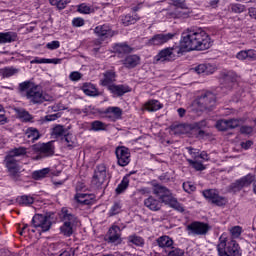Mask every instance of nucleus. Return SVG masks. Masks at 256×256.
Listing matches in <instances>:
<instances>
[{"label":"nucleus","mask_w":256,"mask_h":256,"mask_svg":"<svg viewBox=\"0 0 256 256\" xmlns=\"http://www.w3.org/2000/svg\"><path fill=\"white\" fill-rule=\"evenodd\" d=\"M26 99L30 100V103L37 105V103H43L45 101V96L43 92L39 90V86H36L33 90L26 92Z\"/></svg>","instance_id":"nucleus-16"},{"label":"nucleus","mask_w":256,"mask_h":256,"mask_svg":"<svg viewBox=\"0 0 256 256\" xmlns=\"http://www.w3.org/2000/svg\"><path fill=\"white\" fill-rule=\"evenodd\" d=\"M47 49H50V51H53L55 49H59V47H61V44L59 43V41H52L48 44H46Z\"/></svg>","instance_id":"nucleus-56"},{"label":"nucleus","mask_w":256,"mask_h":256,"mask_svg":"<svg viewBox=\"0 0 256 256\" xmlns=\"http://www.w3.org/2000/svg\"><path fill=\"white\" fill-rule=\"evenodd\" d=\"M92 131H105L107 129V124L96 120L91 123Z\"/></svg>","instance_id":"nucleus-43"},{"label":"nucleus","mask_w":256,"mask_h":256,"mask_svg":"<svg viewBox=\"0 0 256 256\" xmlns=\"http://www.w3.org/2000/svg\"><path fill=\"white\" fill-rule=\"evenodd\" d=\"M15 113L18 119H21L23 123H33V115H31L29 111L23 108H16Z\"/></svg>","instance_id":"nucleus-26"},{"label":"nucleus","mask_w":256,"mask_h":256,"mask_svg":"<svg viewBox=\"0 0 256 256\" xmlns=\"http://www.w3.org/2000/svg\"><path fill=\"white\" fill-rule=\"evenodd\" d=\"M240 133L242 135H251V133H253V127L243 125V126L240 127Z\"/></svg>","instance_id":"nucleus-54"},{"label":"nucleus","mask_w":256,"mask_h":256,"mask_svg":"<svg viewBox=\"0 0 256 256\" xmlns=\"http://www.w3.org/2000/svg\"><path fill=\"white\" fill-rule=\"evenodd\" d=\"M153 193L156 195L157 198L160 199L161 203H165V205H169L172 209H175V211H178L179 213H184L185 212V207L181 205L173 197V193H171V190L169 188L161 185V184H154L153 185Z\"/></svg>","instance_id":"nucleus-3"},{"label":"nucleus","mask_w":256,"mask_h":256,"mask_svg":"<svg viewBox=\"0 0 256 256\" xmlns=\"http://www.w3.org/2000/svg\"><path fill=\"white\" fill-rule=\"evenodd\" d=\"M173 37H175V34L173 33L156 34L146 42V45L147 47H159L161 45H165L168 41H171Z\"/></svg>","instance_id":"nucleus-11"},{"label":"nucleus","mask_w":256,"mask_h":256,"mask_svg":"<svg viewBox=\"0 0 256 256\" xmlns=\"http://www.w3.org/2000/svg\"><path fill=\"white\" fill-rule=\"evenodd\" d=\"M17 73H19V69L15 68L13 66L4 67V68L0 69V74L2 75V77L4 79L9 78V77H13V75H17Z\"/></svg>","instance_id":"nucleus-32"},{"label":"nucleus","mask_w":256,"mask_h":256,"mask_svg":"<svg viewBox=\"0 0 256 256\" xmlns=\"http://www.w3.org/2000/svg\"><path fill=\"white\" fill-rule=\"evenodd\" d=\"M17 41V33L15 32H0V45L7 43H15Z\"/></svg>","instance_id":"nucleus-24"},{"label":"nucleus","mask_w":256,"mask_h":256,"mask_svg":"<svg viewBox=\"0 0 256 256\" xmlns=\"http://www.w3.org/2000/svg\"><path fill=\"white\" fill-rule=\"evenodd\" d=\"M189 235H207L209 233V224L194 221L186 226Z\"/></svg>","instance_id":"nucleus-14"},{"label":"nucleus","mask_w":256,"mask_h":256,"mask_svg":"<svg viewBox=\"0 0 256 256\" xmlns=\"http://www.w3.org/2000/svg\"><path fill=\"white\" fill-rule=\"evenodd\" d=\"M139 20L138 17H134V16H131V15H126V16H123L121 21H122V24L124 25V27H129V25H135V23H137V21Z\"/></svg>","instance_id":"nucleus-41"},{"label":"nucleus","mask_w":256,"mask_h":256,"mask_svg":"<svg viewBox=\"0 0 256 256\" xmlns=\"http://www.w3.org/2000/svg\"><path fill=\"white\" fill-rule=\"evenodd\" d=\"M237 59H240V61H244V59H248L247 58V50H243L240 51L237 55H236Z\"/></svg>","instance_id":"nucleus-60"},{"label":"nucleus","mask_w":256,"mask_h":256,"mask_svg":"<svg viewBox=\"0 0 256 256\" xmlns=\"http://www.w3.org/2000/svg\"><path fill=\"white\" fill-rule=\"evenodd\" d=\"M46 63H53L54 65H59V63H61V59L59 58L46 59Z\"/></svg>","instance_id":"nucleus-63"},{"label":"nucleus","mask_w":256,"mask_h":256,"mask_svg":"<svg viewBox=\"0 0 256 256\" xmlns=\"http://www.w3.org/2000/svg\"><path fill=\"white\" fill-rule=\"evenodd\" d=\"M49 2L58 9H65L68 3H71V0H49Z\"/></svg>","instance_id":"nucleus-45"},{"label":"nucleus","mask_w":256,"mask_h":256,"mask_svg":"<svg viewBox=\"0 0 256 256\" xmlns=\"http://www.w3.org/2000/svg\"><path fill=\"white\" fill-rule=\"evenodd\" d=\"M183 189L186 193H193V191H195V189H197V187H195L193 185V183H191V182H184Z\"/></svg>","instance_id":"nucleus-53"},{"label":"nucleus","mask_w":256,"mask_h":256,"mask_svg":"<svg viewBox=\"0 0 256 256\" xmlns=\"http://www.w3.org/2000/svg\"><path fill=\"white\" fill-rule=\"evenodd\" d=\"M33 227L40 229L45 232L51 229V216L43 215V214H35L32 218Z\"/></svg>","instance_id":"nucleus-13"},{"label":"nucleus","mask_w":256,"mask_h":256,"mask_svg":"<svg viewBox=\"0 0 256 256\" xmlns=\"http://www.w3.org/2000/svg\"><path fill=\"white\" fill-rule=\"evenodd\" d=\"M157 243L159 247L169 249L173 247V239L169 236H161L157 239Z\"/></svg>","instance_id":"nucleus-31"},{"label":"nucleus","mask_w":256,"mask_h":256,"mask_svg":"<svg viewBox=\"0 0 256 256\" xmlns=\"http://www.w3.org/2000/svg\"><path fill=\"white\" fill-rule=\"evenodd\" d=\"M144 205L150 211H159L161 209V200L155 199L153 196H149L147 199L144 200Z\"/></svg>","instance_id":"nucleus-23"},{"label":"nucleus","mask_w":256,"mask_h":256,"mask_svg":"<svg viewBox=\"0 0 256 256\" xmlns=\"http://www.w3.org/2000/svg\"><path fill=\"white\" fill-rule=\"evenodd\" d=\"M248 59H256V51L255 50H246Z\"/></svg>","instance_id":"nucleus-61"},{"label":"nucleus","mask_w":256,"mask_h":256,"mask_svg":"<svg viewBox=\"0 0 256 256\" xmlns=\"http://www.w3.org/2000/svg\"><path fill=\"white\" fill-rule=\"evenodd\" d=\"M72 23L74 27H83L85 20H83V18H74Z\"/></svg>","instance_id":"nucleus-57"},{"label":"nucleus","mask_w":256,"mask_h":256,"mask_svg":"<svg viewBox=\"0 0 256 256\" xmlns=\"http://www.w3.org/2000/svg\"><path fill=\"white\" fill-rule=\"evenodd\" d=\"M69 77L71 81H79V79H81V73L72 72Z\"/></svg>","instance_id":"nucleus-58"},{"label":"nucleus","mask_w":256,"mask_h":256,"mask_svg":"<svg viewBox=\"0 0 256 256\" xmlns=\"http://www.w3.org/2000/svg\"><path fill=\"white\" fill-rule=\"evenodd\" d=\"M82 91L85 93V95H88L90 97H95L97 95V88L91 83H84L82 86Z\"/></svg>","instance_id":"nucleus-34"},{"label":"nucleus","mask_w":256,"mask_h":256,"mask_svg":"<svg viewBox=\"0 0 256 256\" xmlns=\"http://www.w3.org/2000/svg\"><path fill=\"white\" fill-rule=\"evenodd\" d=\"M78 13H83L84 15H89L90 13H95V8L83 3L77 8Z\"/></svg>","instance_id":"nucleus-42"},{"label":"nucleus","mask_w":256,"mask_h":256,"mask_svg":"<svg viewBox=\"0 0 256 256\" xmlns=\"http://www.w3.org/2000/svg\"><path fill=\"white\" fill-rule=\"evenodd\" d=\"M243 123H245L243 118L221 119L216 122V129L218 131H229L231 129H237Z\"/></svg>","instance_id":"nucleus-10"},{"label":"nucleus","mask_w":256,"mask_h":256,"mask_svg":"<svg viewBox=\"0 0 256 256\" xmlns=\"http://www.w3.org/2000/svg\"><path fill=\"white\" fill-rule=\"evenodd\" d=\"M129 243L136 245V247H143L145 245V240L141 236L131 235L128 237Z\"/></svg>","instance_id":"nucleus-39"},{"label":"nucleus","mask_w":256,"mask_h":256,"mask_svg":"<svg viewBox=\"0 0 256 256\" xmlns=\"http://www.w3.org/2000/svg\"><path fill=\"white\" fill-rule=\"evenodd\" d=\"M94 33L98 35V37H113V35H115V32H113L111 27L107 24L97 26L94 29Z\"/></svg>","instance_id":"nucleus-20"},{"label":"nucleus","mask_w":256,"mask_h":256,"mask_svg":"<svg viewBox=\"0 0 256 256\" xmlns=\"http://www.w3.org/2000/svg\"><path fill=\"white\" fill-rule=\"evenodd\" d=\"M191 13H193V10L174 9L167 13V17L169 19H189Z\"/></svg>","instance_id":"nucleus-18"},{"label":"nucleus","mask_w":256,"mask_h":256,"mask_svg":"<svg viewBox=\"0 0 256 256\" xmlns=\"http://www.w3.org/2000/svg\"><path fill=\"white\" fill-rule=\"evenodd\" d=\"M230 189L234 193H237V191H241V189H243V186H241L239 180H236L234 183L230 185Z\"/></svg>","instance_id":"nucleus-55"},{"label":"nucleus","mask_w":256,"mask_h":256,"mask_svg":"<svg viewBox=\"0 0 256 256\" xmlns=\"http://www.w3.org/2000/svg\"><path fill=\"white\" fill-rule=\"evenodd\" d=\"M121 213V202H115L114 205L110 209V215H118Z\"/></svg>","instance_id":"nucleus-52"},{"label":"nucleus","mask_w":256,"mask_h":256,"mask_svg":"<svg viewBox=\"0 0 256 256\" xmlns=\"http://www.w3.org/2000/svg\"><path fill=\"white\" fill-rule=\"evenodd\" d=\"M9 120L5 117V114H0V125H5Z\"/></svg>","instance_id":"nucleus-64"},{"label":"nucleus","mask_w":256,"mask_h":256,"mask_svg":"<svg viewBox=\"0 0 256 256\" xmlns=\"http://www.w3.org/2000/svg\"><path fill=\"white\" fill-rule=\"evenodd\" d=\"M106 117L108 119H110V121H119V119H121L122 115H123V110L119 107H108L105 111H104Z\"/></svg>","instance_id":"nucleus-17"},{"label":"nucleus","mask_w":256,"mask_h":256,"mask_svg":"<svg viewBox=\"0 0 256 256\" xmlns=\"http://www.w3.org/2000/svg\"><path fill=\"white\" fill-rule=\"evenodd\" d=\"M162 107L163 105L159 103L158 100H149L144 104L145 111H150V112L159 111V109H161Z\"/></svg>","instance_id":"nucleus-30"},{"label":"nucleus","mask_w":256,"mask_h":256,"mask_svg":"<svg viewBox=\"0 0 256 256\" xmlns=\"http://www.w3.org/2000/svg\"><path fill=\"white\" fill-rule=\"evenodd\" d=\"M203 196L209 203L216 205V207H225L228 203L227 197L219 195V191L215 189L204 190Z\"/></svg>","instance_id":"nucleus-8"},{"label":"nucleus","mask_w":256,"mask_h":256,"mask_svg":"<svg viewBox=\"0 0 256 256\" xmlns=\"http://www.w3.org/2000/svg\"><path fill=\"white\" fill-rule=\"evenodd\" d=\"M32 150H34L35 153L43 155V157H51L55 155V146L53 145V141L34 144L32 145Z\"/></svg>","instance_id":"nucleus-12"},{"label":"nucleus","mask_w":256,"mask_h":256,"mask_svg":"<svg viewBox=\"0 0 256 256\" xmlns=\"http://www.w3.org/2000/svg\"><path fill=\"white\" fill-rule=\"evenodd\" d=\"M194 71H196L198 75H213V73H215V66L211 64H199L194 68Z\"/></svg>","instance_id":"nucleus-22"},{"label":"nucleus","mask_w":256,"mask_h":256,"mask_svg":"<svg viewBox=\"0 0 256 256\" xmlns=\"http://www.w3.org/2000/svg\"><path fill=\"white\" fill-rule=\"evenodd\" d=\"M231 237H227V234H222L219 238L217 245V251L219 256H241V247L235 239L241 237L243 228L241 226H233L229 228Z\"/></svg>","instance_id":"nucleus-2"},{"label":"nucleus","mask_w":256,"mask_h":256,"mask_svg":"<svg viewBox=\"0 0 256 256\" xmlns=\"http://www.w3.org/2000/svg\"><path fill=\"white\" fill-rule=\"evenodd\" d=\"M229 11L231 13H243L245 11V5L242 4H230Z\"/></svg>","instance_id":"nucleus-49"},{"label":"nucleus","mask_w":256,"mask_h":256,"mask_svg":"<svg viewBox=\"0 0 256 256\" xmlns=\"http://www.w3.org/2000/svg\"><path fill=\"white\" fill-rule=\"evenodd\" d=\"M49 168H43L42 170H37L32 173L33 179L36 181H39V179H44V177H47L49 175Z\"/></svg>","instance_id":"nucleus-40"},{"label":"nucleus","mask_w":256,"mask_h":256,"mask_svg":"<svg viewBox=\"0 0 256 256\" xmlns=\"http://www.w3.org/2000/svg\"><path fill=\"white\" fill-rule=\"evenodd\" d=\"M216 101L217 97L213 92L202 94L197 101L199 111H211L215 107Z\"/></svg>","instance_id":"nucleus-7"},{"label":"nucleus","mask_w":256,"mask_h":256,"mask_svg":"<svg viewBox=\"0 0 256 256\" xmlns=\"http://www.w3.org/2000/svg\"><path fill=\"white\" fill-rule=\"evenodd\" d=\"M108 89L113 95H116L117 97H123L125 93L131 92V88L128 85H109Z\"/></svg>","instance_id":"nucleus-19"},{"label":"nucleus","mask_w":256,"mask_h":256,"mask_svg":"<svg viewBox=\"0 0 256 256\" xmlns=\"http://www.w3.org/2000/svg\"><path fill=\"white\" fill-rule=\"evenodd\" d=\"M166 256H185V250L181 248L171 247V249L168 250Z\"/></svg>","instance_id":"nucleus-48"},{"label":"nucleus","mask_w":256,"mask_h":256,"mask_svg":"<svg viewBox=\"0 0 256 256\" xmlns=\"http://www.w3.org/2000/svg\"><path fill=\"white\" fill-rule=\"evenodd\" d=\"M183 55V48L181 46L167 47L159 51V53L153 58V63H169L175 61L177 57Z\"/></svg>","instance_id":"nucleus-6"},{"label":"nucleus","mask_w":256,"mask_h":256,"mask_svg":"<svg viewBox=\"0 0 256 256\" xmlns=\"http://www.w3.org/2000/svg\"><path fill=\"white\" fill-rule=\"evenodd\" d=\"M61 220L63 225L60 227L62 235L66 237H71L77 225H79V219L67 210V208L62 209Z\"/></svg>","instance_id":"nucleus-5"},{"label":"nucleus","mask_w":256,"mask_h":256,"mask_svg":"<svg viewBox=\"0 0 256 256\" xmlns=\"http://www.w3.org/2000/svg\"><path fill=\"white\" fill-rule=\"evenodd\" d=\"M224 81L225 83H228L229 89H233V86L237 83V76L235 74H227Z\"/></svg>","instance_id":"nucleus-46"},{"label":"nucleus","mask_w":256,"mask_h":256,"mask_svg":"<svg viewBox=\"0 0 256 256\" xmlns=\"http://www.w3.org/2000/svg\"><path fill=\"white\" fill-rule=\"evenodd\" d=\"M115 53H118L119 55H125L127 53H131L132 49L127 44H116L114 46Z\"/></svg>","instance_id":"nucleus-35"},{"label":"nucleus","mask_w":256,"mask_h":256,"mask_svg":"<svg viewBox=\"0 0 256 256\" xmlns=\"http://www.w3.org/2000/svg\"><path fill=\"white\" fill-rule=\"evenodd\" d=\"M17 201L19 203V205H33V203H35V198H33L32 196L29 195H23L17 198Z\"/></svg>","instance_id":"nucleus-38"},{"label":"nucleus","mask_w":256,"mask_h":256,"mask_svg":"<svg viewBox=\"0 0 256 256\" xmlns=\"http://www.w3.org/2000/svg\"><path fill=\"white\" fill-rule=\"evenodd\" d=\"M63 141H64L65 145L68 147V149H72L75 145L71 134L64 135Z\"/></svg>","instance_id":"nucleus-51"},{"label":"nucleus","mask_w":256,"mask_h":256,"mask_svg":"<svg viewBox=\"0 0 256 256\" xmlns=\"http://www.w3.org/2000/svg\"><path fill=\"white\" fill-rule=\"evenodd\" d=\"M115 154L117 157V164L120 167H127V165L131 163V153L129 152V148H126L125 146L117 147Z\"/></svg>","instance_id":"nucleus-15"},{"label":"nucleus","mask_w":256,"mask_h":256,"mask_svg":"<svg viewBox=\"0 0 256 256\" xmlns=\"http://www.w3.org/2000/svg\"><path fill=\"white\" fill-rule=\"evenodd\" d=\"M240 185L242 186V189H244V187H249L251 185V183H253V181H255V176L252 174H248L240 179H238Z\"/></svg>","instance_id":"nucleus-37"},{"label":"nucleus","mask_w":256,"mask_h":256,"mask_svg":"<svg viewBox=\"0 0 256 256\" xmlns=\"http://www.w3.org/2000/svg\"><path fill=\"white\" fill-rule=\"evenodd\" d=\"M36 86L37 85L31 81H24L19 84L18 91L19 93H27V91H33Z\"/></svg>","instance_id":"nucleus-33"},{"label":"nucleus","mask_w":256,"mask_h":256,"mask_svg":"<svg viewBox=\"0 0 256 256\" xmlns=\"http://www.w3.org/2000/svg\"><path fill=\"white\" fill-rule=\"evenodd\" d=\"M129 187V179L124 178L116 188L117 195H121Z\"/></svg>","instance_id":"nucleus-47"},{"label":"nucleus","mask_w":256,"mask_h":256,"mask_svg":"<svg viewBox=\"0 0 256 256\" xmlns=\"http://www.w3.org/2000/svg\"><path fill=\"white\" fill-rule=\"evenodd\" d=\"M25 137L29 139V141H32V143H35V141H38L41 137V133H39V130L37 128H27L25 132Z\"/></svg>","instance_id":"nucleus-29"},{"label":"nucleus","mask_w":256,"mask_h":256,"mask_svg":"<svg viewBox=\"0 0 256 256\" xmlns=\"http://www.w3.org/2000/svg\"><path fill=\"white\" fill-rule=\"evenodd\" d=\"M67 134V130L63 125H56L52 129V137H55V139L59 137H63V135Z\"/></svg>","instance_id":"nucleus-36"},{"label":"nucleus","mask_w":256,"mask_h":256,"mask_svg":"<svg viewBox=\"0 0 256 256\" xmlns=\"http://www.w3.org/2000/svg\"><path fill=\"white\" fill-rule=\"evenodd\" d=\"M25 153H27V149L19 147L11 150L5 157L6 169H8V173L12 179H19L21 173V167L15 158L21 157V155H25Z\"/></svg>","instance_id":"nucleus-4"},{"label":"nucleus","mask_w":256,"mask_h":256,"mask_svg":"<svg viewBox=\"0 0 256 256\" xmlns=\"http://www.w3.org/2000/svg\"><path fill=\"white\" fill-rule=\"evenodd\" d=\"M187 162L189 163V165H191L194 169H196V171H205V166L203 165V163L198 162V161H194L192 159H187Z\"/></svg>","instance_id":"nucleus-50"},{"label":"nucleus","mask_w":256,"mask_h":256,"mask_svg":"<svg viewBox=\"0 0 256 256\" xmlns=\"http://www.w3.org/2000/svg\"><path fill=\"white\" fill-rule=\"evenodd\" d=\"M108 243H117L121 239V228L119 226H112L107 235Z\"/></svg>","instance_id":"nucleus-21"},{"label":"nucleus","mask_w":256,"mask_h":256,"mask_svg":"<svg viewBox=\"0 0 256 256\" xmlns=\"http://www.w3.org/2000/svg\"><path fill=\"white\" fill-rule=\"evenodd\" d=\"M141 62V57L137 55H129L127 56L124 60H122V63L128 68V69H133L139 63Z\"/></svg>","instance_id":"nucleus-27"},{"label":"nucleus","mask_w":256,"mask_h":256,"mask_svg":"<svg viewBox=\"0 0 256 256\" xmlns=\"http://www.w3.org/2000/svg\"><path fill=\"white\" fill-rule=\"evenodd\" d=\"M103 75L104 78L101 80V85H103V87H109V85L115 83L117 79V74L114 70H107Z\"/></svg>","instance_id":"nucleus-25"},{"label":"nucleus","mask_w":256,"mask_h":256,"mask_svg":"<svg viewBox=\"0 0 256 256\" xmlns=\"http://www.w3.org/2000/svg\"><path fill=\"white\" fill-rule=\"evenodd\" d=\"M75 199L78 203H81L82 205H91L93 201H95V195L79 193L75 196Z\"/></svg>","instance_id":"nucleus-28"},{"label":"nucleus","mask_w":256,"mask_h":256,"mask_svg":"<svg viewBox=\"0 0 256 256\" xmlns=\"http://www.w3.org/2000/svg\"><path fill=\"white\" fill-rule=\"evenodd\" d=\"M211 45V37L201 28H188L182 32V51H207Z\"/></svg>","instance_id":"nucleus-1"},{"label":"nucleus","mask_w":256,"mask_h":256,"mask_svg":"<svg viewBox=\"0 0 256 256\" xmlns=\"http://www.w3.org/2000/svg\"><path fill=\"white\" fill-rule=\"evenodd\" d=\"M59 117H61V115L57 114H50V115H46L45 116V120L46 121H56V119H59Z\"/></svg>","instance_id":"nucleus-59"},{"label":"nucleus","mask_w":256,"mask_h":256,"mask_svg":"<svg viewBox=\"0 0 256 256\" xmlns=\"http://www.w3.org/2000/svg\"><path fill=\"white\" fill-rule=\"evenodd\" d=\"M251 145H253V141H251V140L241 143L242 149H249L251 147Z\"/></svg>","instance_id":"nucleus-62"},{"label":"nucleus","mask_w":256,"mask_h":256,"mask_svg":"<svg viewBox=\"0 0 256 256\" xmlns=\"http://www.w3.org/2000/svg\"><path fill=\"white\" fill-rule=\"evenodd\" d=\"M106 179H107V166H105V164H99L96 167L94 171V175L92 177L93 187H95L96 189H101Z\"/></svg>","instance_id":"nucleus-9"},{"label":"nucleus","mask_w":256,"mask_h":256,"mask_svg":"<svg viewBox=\"0 0 256 256\" xmlns=\"http://www.w3.org/2000/svg\"><path fill=\"white\" fill-rule=\"evenodd\" d=\"M173 5L175 7L174 9H179L182 11H191L185 0H175Z\"/></svg>","instance_id":"nucleus-44"}]
</instances>
